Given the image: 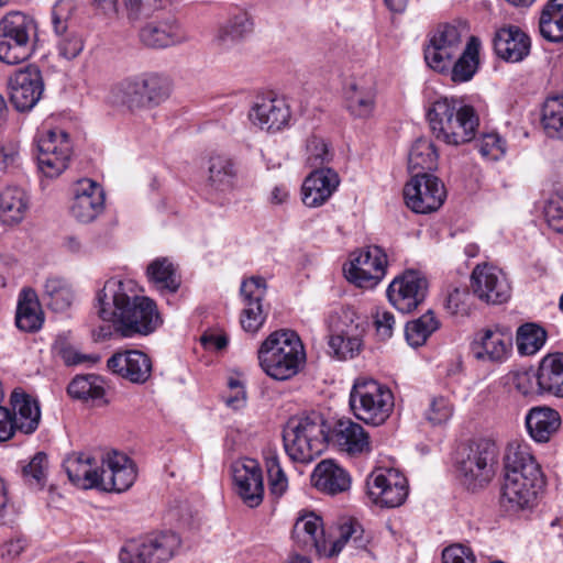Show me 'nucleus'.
<instances>
[{
	"mask_svg": "<svg viewBox=\"0 0 563 563\" xmlns=\"http://www.w3.org/2000/svg\"><path fill=\"white\" fill-rule=\"evenodd\" d=\"M42 298L52 310L64 312L73 305L75 295L64 278L51 276L43 285Z\"/></svg>",
	"mask_w": 563,
	"mask_h": 563,
	"instance_id": "obj_43",
	"label": "nucleus"
},
{
	"mask_svg": "<svg viewBox=\"0 0 563 563\" xmlns=\"http://www.w3.org/2000/svg\"><path fill=\"white\" fill-rule=\"evenodd\" d=\"M395 323V317L390 311L377 310L375 314V327L376 333L382 340L391 338Z\"/></svg>",
	"mask_w": 563,
	"mask_h": 563,
	"instance_id": "obj_63",
	"label": "nucleus"
},
{
	"mask_svg": "<svg viewBox=\"0 0 563 563\" xmlns=\"http://www.w3.org/2000/svg\"><path fill=\"white\" fill-rule=\"evenodd\" d=\"M482 157L488 161H497L506 152L505 141L497 133L484 134L476 143Z\"/></svg>",
	"mask_w": 563,
	"mask_h": 563,
	"instance_id": "obj_58",
	"label": "nucleus"
},
{
	"mask_svg": "<svg viewBox=\"0 0 563 563\" xmlns=\"http://www.w3.org/2000/svg\"><path fill=\"white\" fill-rule=\"evenodd\" d=\"M427 119L433 135L450 145L471 142L479 125L472 106L449 97H440L431 102Z\"/></svg>",
	"mask_w": 563,
	"mask_h": 563,
	"instance_id": "obj_4",
	"label": "nucleus"
},
{
	"mask_svg": "<svg viewBox=\"0 0 563 563\" xmlns=\"http://www.w3.org/2000/svg\"><path fill=\"white\" fill-rule=\"evenodd\" d=\"M340 185V178L332 168H318L306 177L301 194L302 202L309 208L324 205Z\"/></svg>",
	"mask_w": 563,
	"mask_h": 563,
	"instance_id": "obj_29",
	"label": "nucleus"
},
{
	"mask_svg": "<svg viewBox=\"0 0 563 563\" xmlns=\"http://www.w3.org/2000/svg\"><path fill=\"white\" fill-rule=\"evenodd\" d=\"M78 8L77 0H58L52 9V26L54 34H62L71 26V19Z\"/></svg>",
	"mask_w": 563,
	"mask_h": 563,
	"instance_id": "obj_54",
	"label": "nucleus"
},
{
	"mask_svg": "<svg viewBox=\"0 0 563 563\" xmlns=\"http://www.w3.org/2000/svg\"><path fill=\"white\" fill-rule=\"evenodd\" d=\"M454 413L453 402L444 396H433L422 411V418L431 427L446 424Z\"/></svg>",
	"mask_w": 563,
	"mask_h": 563,
	"instance_id": "obj_50",
	"label": "nucleus"
},
{
	"mask_svg": "<svg viewBox=\"0 0 563 563\" xmlns=\"http://www.w3.org/2000/svg\"><path fill=\"white\" fill-rule=\"evenodd\" d=\"M69 481L82 489H98L101 463L87 453H71L63 463Z\"/></svg>",
	"mask_w": 563,
	"mask_h": 563,
	"instance_id": "obj_35",
	"label": "nucleus"
},
{
	"mask_svg": "<svg viewBox=\"0 0 563 563\" xmlns=\"http://www.w3.org/2000/svg\"><path fill=\"white\" fill-rule=\"evenodd\" d=\"M258 365L275 380H287L298 374L306 362L299 336L289 330L271 333L257 350Z\"/></svg>",
	"mask_w": 563,
	"mask_h": 563,
	"instance_id": "obj_6",
	"label": "nucleus"
},
{
	"mask_svg": "<svg viewBox=\"0 0 563 563\" xmlns=\"http://www.w3.org/2000/svg\"><path fill=\"white\" fill-rule=\"evenodd\" d=\"M473 294L482 301L498 305L510 297V286L500 269L495 266L477 265L471 276Z\"/></svg>",
	"mask_w": 563,
	"mask_h": 563,
	"instance_id": "obj_24",
	"label": "nucleus"
},
{
	"mask_svg": "<svg viewBox=\"0 0 563 563\" xmlns=\"http://www.w3.org/2000/svg\"><path fill=\"white\" fill-rule=\"evenodd\" d=\"M37 151L38 168L46 177L55 178L68 167L73 145L64 130L55 129L38 137Z\"/></svg>",
	"mask_w": 563,
	"mask_h": 563,
	"instance_id": "obj_14",
	"label": "nucleus"
},
{
	"mask_svg": "<svg viewBox=\"0 0 563 563\" xmlns=\"http://www.w3.org/2000/svg\"><path fill=\"white\" fill-rule=\"evenodd\" d=\"M98 316L112 322L123 338L148 335L162 324L156 302L145 296H130L123 282L110 278L96 297Z\"/></svg>",
	"mask_w": 563,
	"mask_h": 563,
	"instance_id": "obj_1",
	"label": "nucleus"
},
{
	"mask_svg": "<svg viewBox=\"0 0 563 563\" xmlns=\"http://www.w3.org/2000/svg\"><path fill=\"white\" fill-rule=\"evenodd\" d=\"M332 439L341 451L350 455H362L372 451L368 433L360 423L349 418L335 422Z\"/></svg>",
	"mask_w": 563,
	"mask_h": 563,
	"instance_id": "obj_31",
	"label": "nucleus"
},
{
	"mask_svg": "<svg viewBox=\"0 0 563 563\" xmlns=\"http://www.w3.org/2000/svg\"><path fill=\"white\" fill-rule=\"evenodd\" d=\"M462 46L461 30L452 24L439 25L429 35L424 47V60L435 71L445 73Z\"/></svg>",
	"mask_w": 563,
	"mask_h": 563,
	"instance_id": "obj_16",
	"label": "nucleus"
},
{
	"mask_svg": "<svg viewBox=\"0 0 563 563\" xmlns=\"http://www.w3.org/2000/svg\"><path fill=\"white\" fill-rule=\"evenodd\" d=\"M265 464L272 495L276 497L283 496L288 488V478L280 466L278 455L276 453H268Z\"/></svg>",
	"mask_w": 563,
	"mask_h": 563,
	"instance_id": "obj_53",
	"label": "nucleus"
},
{
	"mask_svg": "<svg viewBox=\"0 0 563 563\" xmlns=\"http://www.w3.org/2000/svg\"><path fill=\"white\" fill-rule=\"evenodd\" d=\"M266 289L265 279L258 276L247 278L241 284L240 296L243 308L240 323L245 332L256 333L266 321L268 308L263 303Z\"/></svg>",
	"mask_w": 563,
	"mask_h": 563,
	"instance_id": "obj_19",
	"label": "nucleus"
},
{
	"mask_svg": "<svg viewBox=\"0 0 563 563\" xmlns=\"http://www.w3.org/2000/svg\"><path fill=\"white\" fill-rule=\"evenodd\" d=\"M367 488L372 500L387 508L399 507L408 496L407 478L395 468L372 473L367 481Z\"/></svg>",
	"mask_w": 563,
	"mask_h": 563,
	"instance_id": "obj_17",
	"label": "nucleus"
},
{
	"mask_svg": "<svg viewBox=\"0 0 563 563\" xmlns=\"http://www.w3.org/2000/svg\"><path fill=\"white\" fill-rule=\"evenodd\" d=\"M530 37L517 26L499 29L494 36V49L498 57L519 63L530 53Z\"/></svg>",
	"mask_w": 563,
	"mask_h": 563,
	"instance_id": "obj_32",
	"label": "nucleus"
},
{
	"mask_svg": "<svg viewBox=\"0 0 563 563\" xmlns=\"http://www.w3.org/2000/svg\"><path fill=\"white\" fill-rule=\"evenodd\" d=\"M387 256L379 246H368L352 254L344 266L346 279L361 288L375 287L385 276Z\"/></svg>",
	"mask_w": 563,
	"mask_h": 563,
	"instance_id": "obj_15",
	"label": "nucleus"
},
{
	"mask_svg": "<svg viewBox=\"0 0 563 563\" xmlns=\"http://www.w3.org/2000/svg\"><path fill=\"white\" fill-rule=\"evenodd\" d=\"M68 395L86 402H104L106 389L100 376L88 374L76 376L67 387Z\"/></svg>",
	"mask_w": 563,
	"mask_h": 563,
	"instance_id": "obj_46",
	"label": "nucleus"
},
{
	"mask_svg": "<svg viewBox=\"0 0 563 563\" xmlns=\"http://www.w3.org/2000/svg\"><path fill=\"white\" fill-rule=\"evenodd\" d=\"M104 209V192L95 180L84 178L76 183L69 212L74 219L81 223L96 220Z\"/></svg>",
	"mask_w": 563,
	"mask_h": 563,
	"instance_id": "obj_25",
	"label": "nucleus"
},
{
	"mask_svg": "<svg viewBox=\"0 0 563 563\" xmlns=\"http://www.w3.org/2000/svg\"><path fill=\"white\" fill-rule=\"evenodd\" d=\"M349 405L358 420L376 427L389 418L395 402L394 395L386 385L360 377L351 388Z\"/></svg>",
	"mask_w": 563,
	"mask_h": 563,
	"instance_id": "obj_9",
	"label": "nucleus"
},
{
	"mask_svg": "<svg viewBox=\"0 0 563 563\" xmlns=\"http://www.w3.org/2000/svg\"><path fill=\"white\" fill-rule=\"evenodd\" d=\"M44 319L37 292L31 287H23L18 296L16 327L24 332H36L42 328Z\"/></svg>",
	"mask_w": 563,
	"mask_h": 563,
	"instance_id": "obj_36",
	"label": "nucleus"
},
{
	"mask_svg": "<svg viewBox=\"0 0 563 563\" xmlns=\"http://www.w3.org/2000/svg\"><path fill=\"white\" fill-rule=\"evenodd\" d=\"M47 468V455L44 452H37L29 464L23 466V477L30 486L42 488L45 485Z\"/></svg>",
	"mask_w": 563,
	"mask_h": 563,
	"instance_id": "obj_55",
	"label": "nucleus"
},
{
	"mask_svg": "<svg viewBox=\"0 0 563 563\" xmlns=\"http://www.w3.org/2000/svg\"><path fill=\"white\" fill-rule=\"evenodd\" d=\"M249 119L262 131L276 133L289 126L290 106L285 98L273 93L257 96L249 111Z\"/></svg>",
	"mask_w": 563,
	"mask_h": 563,
	"instance_id": "obj_18",
	"label": "nucleus"
},
{
	"mask_svg": "<svg viewBox=\"0 0 563 563\" xmlns=\"http://www.w3.org/2000/svg\"><path fill=\"white\" fill-rule=\"evenodd\" d=\"M311 483L319 492L333 496L350 489L351 476L333 460H323L314 467Z\"/></svg>",
	"mask_w": 563,
	"mask_h": 563,
	"instance_id": "obj_34",
	"label": "nucleus"
},
{
	"mask_svg": "<svg viewBox=\"0 0 563 563\" xmlns=\"http://www.w3.org/2000/svg\"><path fill=\"white\" fill-rule=\"evenodd\" d=\"M37 23L22 11H10L0 20V60L16 65L33 53Z\"/></svg>",
	"mask_w": 563,
	"mask_h": 563,
	"instance_id": "obj_8",
	"label": "nucleus"
},
{
	"mask_svg": "<svg viewBox=\"0 0 563 563\" xmlns=\"http://www.w3.org/2000/svg\"><path fill=\"white\" fill-rule=\"evenodd\" d=\"M438 164V153L433 143L427 139L417 140L408 155V168L410 173H428Z\"/></svg>",
	"mask_w": 563,
	"mask_h": 563,
	"instance_id": "obj_47",
	"label": "nucleus"
},
{
	"mask_svg": "<svg viewBox=\"0 0 563 563\" xmlns=\"http://www.w3.org/2000/svg\"><path fill=\"white\" fill-rule=\"evenodd\" d=\"M406 206L416 213L437 211L445 201L446 190L440 178L430 173L412 175L404 187Z\"/></svg>",
	"mask_w": 563,
	"mask_h": 563,
	"instance_id": "obj_13",
	"label": "nucleus"
},
{
	"mask_svg": "<svg viewBox=\"0 0 563 563\" xmlns=\"http://www.w3.org/2000/svg\"><path fill=\"white\" fill-rule=\"evenodd\" d=\"M339 534L328 549L322 527V519L313 512L299 517L292 528L294 542L306 552L319 555H338L344 545L350 544L356 550H364L371 542V534L354 519H344L339 526Z\"/></svg>",
	"mask_w": 563,
	"mask_h": 563,
	"instance_id": "obj_3",
	"label": "nucleus"
},
{
	"mask_svg": "<svg viewBox=\"0 0 563 563\" xmlns=\"http://www.w3.org/2000/svg\"><path fill=\"white\" fill-rule=\"evenodd\" d=\"M442 563H476L471 548L463 544H452L442 552Z\"/></svg>",
	"mask_w": 563,
	"mask_h": 563,
	"instance_id": "obj_61",
	"label": "nucleus"
},
{
	"mask_svg": "<svg viewBox=\"0 0 563 563\" xmlns=\"http://www.w3.org/2000/svg\"><path fill=\"white\" fill-rule=\"evenodd\" d=\"M11 415L18 431L32 434L38 428L41 421V408L37 399L16 388L10 396Z\"/></svg>",
	"mask_w": 563,
	"mask_h": 563,
	"instance_id": "obj_33",
	"label": "nucleus"
},
{
	"mask_svg": "<svg viewBox=\"0 0 563 563\" xmlns=\"http://www.w3.org/2000/svg\"><path fill=\"white\" fill-rule=\"evenodd\" d=\"M92 2L108 16L117 15L121 4L130 15H136L142 7V0H92Z\"/></svg>",
	"mask_w": 563,
	"mask_h": 563,
	"instance_id": "obj_59",
	"label": "nucleus"
},
{
	"mask_svg": "<svg viewBox=\"0 0 563 563\" xmlns=\"http://www.w3.org/2000/svg\"><path fill=\"white\" fill-rule=\"evenodd\" d=\"M254 22L245 11H239L231 15L220 27L218 41L224 47L238 44L252 35Z\"/></svg>",
	"mask_w": 563,
	"mask_h": 563,
	"instance_id": "obj_41",
	"label": "nucleus"
},
{
	"mask_svg": "<svg viewBox=\"0 0 563 563\" xmlns=\"http://www.w3.org/2000/svg\"><path fill=\"white\" fill-rule=\"evenodd\" d=\"M329 428L320 412L311 411L288 419L283 430L284 448L289 459L309 464L327 448Z\"/></svg>",
	"mask_w": 563,
	"mask_h": 563,
	"instance_id": "obj_5",
	"label": "nucleus"
},
{
	"mask_svg": "<svg viewBox=\"0 0 563 563\" xmlns=\"http://www.w3.org/2000/svg\"><path fill=\"white\" fill-rule=\"evenodd\" d=\"M540 395L563 397V353L544 356L538 367Z\"/></svg>",
	"mask_w": 563,
	"mask_h": 563,
	"instance_id": "obj_38",
	"label": "nucleus"
},
{
	"mask_svg": "<svg viewBox=\"0 0 563 563\" xmlns=\"http://www.w3.org/2000/svg\"><path fill=\"white\" fill-rule=\"evenodd\" d=\"M29 209V196L19 187H7L0 194V217L3 223L15 224L23 220Z\"/></svg>",
	"mask_w": 563,
	"mask_h": 563,
	"instance_id": "obj_42",
	"label": "nucleus"
},
{
	"mask_svg": "<svg viewBox=\"0 0 563 563\" xmlns=\"http://www.w3.org/2000/svg\"><path fill=\"white\" fill-rule=\"evenodd\" d=\"M438 328L439 321L432 311H428L420 318L407 323L405 329L406 340L413 347L421 346Z\"/></svg>",
	"mask_w": 563,
	"mask_h": 563,
	"instance_id": "obj_49",
	"label": "nucleus"
},
{
	"mask_svg": "<svg viewBox=\"0 0 563 563\" xmlns=\"http://www.w3.org/2000/svg\"><path fill=\"white\" fill-rule=\"evenodd\" d=\"M541 124L549 137L563 140V95L544 101Z\"/></svg>",
	"mask_w": 563,
	"mask_h": 563,
	"instance_id": "obj_48",
	"label": "nucleus"
},
{
	"mask_svg": "<svg viewBox=\"0 0 563 563\" xmlns=\"http://www.w3.org/2000/svg\"><path fill=\"white\" fill-rule=\"evenodd\" d=\"M498 449L494 441L477 439L462 444L455 455L461 483L470 490L485 487L494 477Z\"/></svg>",
	"mask_w": 563,
	"mask_h": 563,
	"instance_id": "obj_7",
	"label": "nucleus"
},
{
	"mask_svg": "<svg viewBox=\"0 0 563 563\" xmlns=\"http://www.w3.org/2000/svg\"><path fill=\"white\" fill-rule=\"evenodd\" d=\"M236 169L233 161L225 155H213L208 165V185L217 192H227L234 186Z\"/></svg>",
	"mask_w": 563,
	"mask_h": 563,
	"instance_id": "obj_40",
	"label": "nucleus"
},
{
	"mask_svg": "<svg viewBox=\"0 0 563 563\" xmlns=\"http://www.w3.org/2000/svg\"><path fill=\"white\" fill-rule=\"evenodd\" d=\"M478 47L479 43L477 38L472 36L464 51L457 55V59L454 63L452 62L448 71L453 82H466L474 77L479 64Z\"/></svg>",
	"mask_w": 563,
	"mask_h": 563,
	"instance_id": "obj_44",
	"label": "nucleus"
},
{
	"mask_svg": "<svg viewBox=\"0 0 563 563\" xmlns=\"http://www.w3.org/2000/svg\"><path fill=\"white\" fill-rule=\"evenodd\" d=\"M16 431L11 410L0 406V442L8 441Z\"/></svg>",
	"mask_w": 563,
	"mask_h": 563,
	"instance_id": "obj_64",
	"label": "nucleus"
},
{
	"mask_svg": "<svg viewBox=\"0 0 563 563\" xmlns=\"http://www.w3.org/2000/svg\"><path fill=\"white\" fill-rule=\"evenodd\" d=\"M10 100L14 108L20 111H29L40 101L44 82L42 73L37 66L30 65L16 71L9 81Z\"/></svg>",
	"mask_w": 563,
	"mask_h": 563,
	"instance_id": "obj_23",
	"label": "nucleus"
},
{
	"mask_svg": "<svg viewBox=\"0 0 563 563\" xmlns=\"http://www.w3.org/2000/svg\"><path fill=\"white\" fill-rule=\"evenodd\" d=\"M55 35L58 38L56 43L58 54L65 59H74L82 52L84 40L74 29Z\"/></svg>",
	"mask_w": 563,
	"mask_h": 563,
	"instance_id": "obj_56",
	"label": "nucleus"
},
{
	"mask_svg": "<svg viewBox=\"0 0 563 563\" xmlns=\"http://www.w3.org/2000/svg\"><path fill=\"white\" fill-rule=\"evenodd\" d=\"M525 422L529 435L536 442L545 443L560 429L561 416L550 407L538 406L528 411Z\"/></svg>",
	"mask_w": 563,
	"mask_h": 563,
	"instance_id": "obj_37",
	"label": "nucleus"
},
{
	"mask_svg": "<svg viewBox=\"0 0 563 563\" xmlns=\"http://www.w3.org/2000/svg\"><path fill=\"white\" fill-rule=\"evenodd\" d=\"M146 277L161 294H175L181 284L177 267L168 257L153 260L147 265Z\"/></svg>",
	"mask_w": 563,
	"mask_h": 563,
	"instance_id": "obj_39",
	"label": "nucleus"
},
{
	"mask_svg": "<svg viewBox=\"0 0 563 563\" xmlns=\"http://www.w3.org/2000/svg\"><path fill=\"white\" fill-rule=\"evenodd\" d=\"M115 102L134 111L153 108L164 102L169 96V85L166 78L145 73L120 81L112 89Z\"/></svg>",
	"mask_w": 563,
	"mask_h": 563,
	"instance_id": "obj_10",
	"label": "nucleus"
},
{
	"mask_svg": "<svg viewBox=\"0 0 563 563\" xmlns=\"http://www.w3.org/2000/svg\"><path fill=\"white\" fill-rule=\"evenodd\" d=\"M468 297V292L465 289L454 288L445 300L446 310L451 314H467L470 310Z\"/></svg>",
	"mask_w": 563,
	"mask_h": 563,
	"instance_id": "obj_62",
	"label": "nucleus"
},
{
	"mask_svg": "<svg viewBox=\"0 0 563 563\" xmlns=\"http://www.w3.org/2000/svg\"><path fill=\"white\" fill-rule=\"evenodd\" d=\"M355 316L352 309L342 307L328 318L329 353L338 360L353 358L361 351L362 331L355 323Z\"/></svg>",
	"mask_w": 563,
	"mask_h": 563,
	"instance_id": "obj_12",
	"label": "nucleus"
},
{
	"mask_svg": "<svg viewBox=\"0 0 563 563\" xmlns=\"http://www.w3.org/2000/svg\"><path fill=\"white\" fill-rule=\"evenodd\" d=\"M540 34L552 43L563 42V0H550L539 19Z\"/></svg>",
	"mask_w": 563,
	"mask_h": 563,
	"instance_id": "obj_45",
	"label": "nucleus"
},
{
	"mask_svg": "<svg viewBox=\"0 0 563 563\" xmlns=\"http://www.w3.org/2000/svg\"><path fill=\"white\" fill-rule=\"evenodd\" d=\"M108 368L133 384H144L152 375V360L139 350L114 353L107 362Z\"/></svg>",
	"mask_w": 563,
	"mask_h": 563,
	"instance_id": "obj_26",
	"label": "nucleus"
},
{
	"mask_svg": "<svg viewBox=\"0 0 563 563\" xmlns=\"http://www.w3.org/2000/svg\"><path fill=\"white\" fill-rule=\"evenodd\" d=\"M543 485V474L530 448L520 443L509 444L505 454L501 507L511 514L532 509Z\"/></svg>",
	"mask_w": 563,
	"mask_h": 563,
	"instance_id": "obj_2",
	"label": "nucleus"
},
{
	"mask_svg": "<svg viewBox=\"0 0 563 563\" xmlns=\"http://www.w3.org/2000/svg\"><path fill=\"white\" fill-rule=\"evenodd\" d=\"M346 109L360 119L372 117L376 104V86L371 77H355L344 88Z\"/></svg>",
	"mask_w": 563,
	"mask_h": 563,
	"instance_id": "obj_28",
	"label": "nucleus"
},
{
	"mask_svg": "<svg viewBox=\"0 0 563 563\" xmlns=\"http://www.w3.org/2000/svg\"><path fill=\"white\" fill-rule=\"evenodd\" d=\"M545 340V331L534 323H526L517 331V347L522 355L537 353L544 345Z\"/></svg>",
	"mask_w": 563,
	"mask_h": 563,
	"instance_id": "obj_51",
	"label": "nucleus"
},
{
	"mask_svg": "<svg viewBox=\"0 0 563 563\" xmlns=\"http://www.w3.org/2000/svg\"><path fill=\"white\" fill-rule=\"evenodd\" d=\"M135 479L136 467L128 455L112 451L101 456L98 489L122 493L128 490Z\"/></svg>",
	"mask_w": 563,
	"mask_h": 563,
	"instance_id": "obj_22",
	"label": "nucleus"
},
{
	"mask_svg": "<svg viewBox=\"0 0 563 563\" xmlns=\"http://www.w3.org/2000/svg\"><path fill=\"white\" fill-rule=\"evenodd\" d=\"M538 369L519 368L511 371L507 376V382L519 394L523 396L540 395L539 383L537 379Z\"/></svg>",
	"mask_w": 563,
	"mask_h": 563,
	"instance_id": "obj_52",
	"label": "nucleus"
},
{
	"mask_svg": "<svg viewBox=\"0 0 563 563\" xmlns=\"http://www.w3.org/2000/svg\"><path fill=\"white\" fill-rule=\"evenodd\" d=\"M306 151L307 163L317 169L323 164L329 163L332 157L325 141L316 135L307 140Z\"/></svg>",
	"mask_w": 563,
	"mask_h": 563,
	"instance_id": "obj_57",
	"label": "nucleus"
},
{
	"mask_svg": "<svg viewBox=\"0 0 563 563\" xmlns=\"http://www.w3.org/2000/svg\"><path fill=\"white\" fill-rule=\"evenodd\" d=\"M175 532H159L128 542L120 552L121 563H166L180 548Z\"/></svg>",
	"mask_w": 563,
	"mask_h": 563,
	"instance_id": "obj_11",
	"label": "nucleus"
},
{
	"mask_svg": "<svg viewBox=\"0 0 563 563\" xmlns=\"http://www.w3.org/2000/svg\"><path fill=\"white\" fill-rule=\"evenodd\" d=\"M544 214L549 227L563 233V196H552L545 206Z\"/></svg>",
	"mask_w": 563,
	"mask_h": 563,
	"instance_id": "obj_60",
	"label": "nucleus"
},
{
	"mask_svg": "<svg viewBox=\"0 0 563 563\" xmlns=\"http://www.w3.org/2000/svg\"><path fill=\"white\" fill-rule=\"evenodd\" d=\"M141 42L152 48H166L189 40L187 31L174 18L146 23L140 31Z\"/></svg>",
	"mask_w": 563,
	"mask_h": 563,
	"instance_id": "obj_27",
	"label": "nucleus"
},
{
	"mask_svg": "<svg viewBox=\"0 0 563 563\" xmlns=\"http://www.w3.org/2000/svg\"><path fill=\"white\" fill-rule=\"evenodd\" d=\"M235 494L250 508L260 506L264 498L263 472L256 460L240 459L231 465Z\"/></svg>",
	"mask_w": 563,
	"mask_h": 563,
	"instance_id": "obj_20",
	"label": "nucleus"
},
{
	"mask_svg": "<svg viewBox=\"0 0 563 563\" xmlns=\"http://www.w3.org/2000/svg\"><path fill=\"white\" fill-rule=\"evenodd\" d=\"M428 282L419 273L409 271L394 278L387 288L389 302L400 312L409 313L426 299Z\"/></svg>",
	"mask_w": 563,
	"mask_h": 563,
	"instance_id": "obj_21",
	"label": "nucleus"
},
{
	"mask_svg": "<svg viewBox=\"0 0 563 563\" xmlns=\"http://www.w3.org/2000/svg\"><path fill=\"white\" fill-rule=\"evenodd\" d=\"M512 349L511 339L498 330H482L476 333L471 350L478 361L501 363Z\"/></svg>",
	"mask_w": 563,
	"mask_h": 563,
	"instance_id": "obj_30",
	"label": "nucleus"
}]
</instances>
